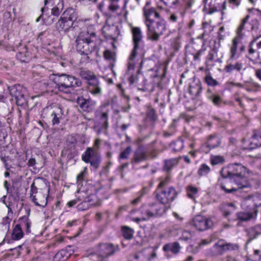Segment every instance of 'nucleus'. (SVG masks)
<instances>
[{
	"mask_svg": "<svg viewBox=\"0 0 261 261\" xmlns=\"http://www.w3.org/2000/svg\"><path fill=\"white\" fill-rule=\"evenodd\" d=\"M246 168L238 163L231 164L227 167L223 168L221 174L223 177H229L238 186V188L232 187L227 189L223 185H221V189L226 193H232L239 190L249 187V183L247 178L245 176Z\"/></svg>",
	"mask_w": 261,
	"mask_h": 261,
	"instance_id": "nucleus-1",
	"label": "nucleus"
},
{
	"mask_svg": "<svg viewBox=\"0 0 261 261\" xmlns=\"http://www.w3.org/2000/svg\"><path fill=\"white\" fill-rule=\"evenodd\" d=\"M98 37L93 32L82 31L77 36L76 40V49L81 55L86 56V59H89L88 55L95 50L98 53L97 41Z\"/></svg>",
	"mask_w": 261,
	"mask_h": 261,
	"instance_id": "nucleus-2",
	"label": "nucleus"
},
{
	"mask_svg": "<svg viewBox=\"0 0 261 261\" xmlns=\"http://www.w3.org/2000/svg\"><path fill=\"white\" fill-rule=\"evenodd\" d=\"M49 79L56 84V88L66 94L71 93V89L73 90L82 86V82L80 79L65 73L51 74L49 75Z\"/></svg>",
	"mask_w": 261,
	"mask_h": 261,
	"instance_id": "nucleus-3",
	"label": "nucleus"
},
{
	"mask_svg": "<svg viewBox=\"0 0 261 261\" xmlns=\"http://www.w3.org/2000/svg\"><path fill=\"white\" fill-rule=\"evenodd\" d=\"M77 19L76 12L73 9H68L63 12L56 23V28L60 33H66L70 28H74L77 26Z\"/></svg>",
	"mask_w": 261,
	"mask_h": 261,
	"instance_id": "nucleus-4",
	"label": "nucleus"
},
{
	"mask_svg": "<svg viewBox=\"0 0 261 261\" xmlns=\"http://www.w3.org/2000/svg\"><path fill=\"white\" fill-rule=\"evenodd\" d=\"M147 28V38L153 42H157L160 37L167 31V25L165 20L159 19L156 21L153 20L146 24Z\"/></svg>",
	"mask_w": 261,
	"mask_h": 261,
	"instance_id": "nucleus-5",
	"label": "nucleus"
},
{
	"mask_svg": "<svg viewBox=\"0 0 261 261\" xmlns=\"http://www.w3.org/2000/svg\"><path fill=\"white\" fill-rule=\"evenodd\" d=\"M109 3L108 9L110 11L106 13V15L107 17L106 23L102 28V32L105 37L107 39H110L112 40L111 44L113 48H114V38L113 37V27L114 26V21L113 17V15L111 13L114 11V0H106Z\"/></svg>",
	"mask_w": 261,
	"mask_h": 261,
	"instance_id": "nucleus-6",
	"label": "nucleus"
},
{
	"mask_svg": "<svg viewBox=\"0 0 261 261\" xmlns=\"http://www.w3.org/2000/svg\"><path fill=\"white\" fill-rule=\"evenodd\" d=\"M177 195V192L173 187L166 189L156 190V198L157 200L164 206L169 207L170 204L175 199Z\"/></svg>",
	"mask_w": 261,
	"mask_h": 261,
	"instance_id": "nucleus-7",
	"label": "nucleus"
},
{
	"mask_svg": "<svg viewBox=\"0 0 261 261\" xmlns=\"http://www.w3.org/2000/svg\"><path fill=\"white\" fill-rule=\"evenodd\" d=\"M80 75L82 79L88 81V89L90 93L94 95L100 94L99 82L95 75L90 71L85 70L81 71Z\"/></svg>",
	"mask_w": 261,
	"mask_h": 261,
	"instance_id": "nucleus-8",
	"label": "nucleus"
},
{
	"mask_svg": "<svg viewBox=\"0 0 261 261\" xmlns=\"http://www.w3.org/2000/svg\"><path fill=\"white\" fill-rule=\"evenodd\" d=\"M82 160L86 163H90L91 166L97 169L101 163V157L99 151L92 147H87L82 155Z\"/></svg>",
	"mask_w": 261,
	"mask_h": 261,
	"instance_id": "nucleus-9",
	"label": "nucleus"
},
{
	"mask_svg": "<svg viewBox=\"0 0 261 261\" xmlns=\"http://www.w3.org/2000/svg\"><path fill=\"white\" fill-rule=\"evenodd\" d=\"M63 3L61 2L58 4V5L54 7L51 10V15L47 16V14L45 12L48 11V8L46 7H43L41 8V15L37 18L36 21L38 22L41 18L43 22L46 24H51L54 21V18H52L51 16L58 17L60 15V13L63 10Z\"/></svg>",
	"mask_w": 261,
	"mask_h": 261,
	"instance_id": "nucleus-10",
	"label": "nucleus"
},
{
	"mask_svg": "<svg viewBox=\"0 0 261 261\" xmlns=\"http://www.w3.org/2000/svg\"><path fill=\"white\" fill-rule=\"evenodd\" d=\"M114 252L112 244L102 243L95 247L93 254L97 258L96 261H104L110 255H112Z\"/></svg>",
	"mask_w": 261,
	"mask_h": 261,
	"instance_id": "nucleus-11",
	"label": "nucleus"
},
{
	"mask_svg": "<svg viewBox=\"0 0 261 261\" xmlns=\"http://www.w3.org/2000/svg\"><path fill=\"white\" fill-rule=\"evenodd\" d=\"M212 220L201 215L196 216L191 221L190 225L199 231H203L213 226Z\"/></svg>",
	"mask_w": 261,
	"mask_h": 261,
	"instance_id": "nucleus-12",
	"label": "nucleus"
},
{
	"mask_svg": "<svg viewBox=\"0 0 261 261\" xmlns=\"http://www.w3.org/2000/svg\"><path fill=\"white\" fill-rule=\"evenodd\" d=\"M242 141L245 144L243 147L244 150H252L261 146V130H254L249 140L243 139Z\"/></svg>",
	"mask_w": 261,
	"mask_h": 261,
	"instance_id": "nucleus-13",
	"label": "nucleus"
},
{
	"mask_svg": "<svg viewBox=\"0 0 261 261\" xmlns=\"http://www.w3.org/2000/svg\"><path fill=\"white\" fill-rule=\"evenodd\" d=\"M145 208L144 212L147 214L149 218L161 216L167 211V206L160 203H151L144 205Z\"/></svg>",
	"mask_w": 261,
	"mask_h": 261,
	"instance_id": "nucleus-14",
	"label": "nucleus"
},
{
	"mask_svg": "<svg viewBox=\"0 0 261 261\" xmlns=\"http://www.w3.org/2000/svg\"><path fill=\"white\" fill-rule=\"evenodd\" d=\"M156 257V249L149 247L143 249L135 255V258L141 261H151Z\"/></svg>",
	"mask_w": 261,
	"mask_h": 261,
	"instance_id": "nucleus-15",
	"label": "nucleus"
},
{
	"mask_svg": "<svg viewBox=\"0 0 261 261\" xmlns=\"http://www.w3.org/2000/svg\"><path fill=\"white\" fill-rule=\"evenodd\" d=\"M10 94L15 98L16 103L18 106L22 107L27 103V99L23 93L21 91V87L13 86L9 89Z\"/></svg>",
	"mask_w": 261,
	"mask_h": 261,
	"instance_id": "nucleus-16",
	"label": "nucleus"
},
{
	"mask_svg": "<svg viewBox=\"0 0 261 261\" xmlns=\"http://www.w3.org/2000/svg\"><path fill=\"white\" fill-rule=\"evenodd\" d=\"M143 17H144V22L145 25L153 21L150 19V16L154 15L155 17L158 18L160 17L159 13L156 12L155 8L150 6L149 2H147L143 9Z\"/></svg>",
	"mask_w": 261,
	"mask_h": 261,
	"instance_id": "nucleus-17",
	"label": "nucleus"
},
{
	"mask_svg": "<svg viewBox=\"0 0 261 261\" xmlns=\"http://www.w3.org/2000/svg\"><path fill=\"white\" fill-rule=\"evenodd\" d=\"M145 208L144 205L139 210L133 211L131 212V220L137 223L148 220L149 217L147 214L144 212Z\"/></svg>",
	"mask_w": 261,
	"mask_h": 261,
	"instance_id": "nucleus-18",
	"label": "nucleus"
},
{
	"mask_svg": "<svg viewBox=\"0 0 261 261\" xmlns=\"http://www.w3.org/2000/svg\"><path fill=\"white\" fill-rule=\"evenodd\" d=\"M256 44L253 40L249 44L248 46L247 58L253 63H257L260 59L259 53L256 49Z\"/></svg>",
	"mask_w": 261,
	"mask_h": 261,
	"instance_id": "nucleus-19",
	"label": "nucleus"
},
{
	"mask_svg": "<svg viewBox=\"0 0 261 261\" xmlns=\"http://www.w3.org/2000/svg\"><path fill=\"white\" fill-rule=\"evenodd\" d=\"M253 203V205L251 206L250 210L254 212L255 216H256L257 210L256 208L261 205V194H256L250 196L244 202V204H250Z\"/></svg>",
	"mask_w": 261,
	"mask_h": 261,
	"instance_id": "nucleus-20",
	"label": "nucleus"
},
{
	"mask_svg": "<svg viewBox=\"0 0 261 261\" xmlns=\"http://www.w3.org/2000/svg\"><path fill=\"white\" fill-rule=\"evenodd\" d=\"M201 90L202 85L199 80H194L190 84L189 92L193 97H197L199 96Z\"/></svg>",
	"mask_w": 261,
	"mask_h": 261,
	"instance_id": "nucleus-21",
	"label": "nucleus"
},
{
	"mask_svg": "<svg viewBox=\"0 0 261 261\" xmlns=\"http://www.w3.org/2000/svg\"><path fill=\"white\" fill-rule=\"evenodd\" d=\"M104 59L109 62V64L105 69V72L111 71L112 74L114 75V70H113L114 62V53L109 49H106L103 53Z\"/></svg>",
	"mask_w": 261,
	"mask_h": 261,
	"instance_id": "nucleus-22",
	"label": "nucleus"
},
{
	"mask_svg": "<svg viewBox=\"0 0 261 261\" xmlns=\"http://www.w3.org/2000/svg\"><path fill=\"white\" fill-rule=\"evenodd\" d=\"M147 158L146 151L142 147H139L135 151L132 163H138L145 161Z\"/></svg>",
	"mask_w": 261,
	"mask_h": 261,
	"instance_id": "nucleus-23",
	"label": "nucleus"
},
{
	"mask_svg": "<svg viewBox=\"0 0 261 261\" xmlns=\"http://www.w3.org/2000/svg\"><path fill=\"white\" fill-rule=\"evenodd\" d=\"M241 39L236 37L233 39L230 45V60L236 59L239 57L240 53L238 50V45Z\"/></svg>",
	"mask_w": 261,
	"mask_h": 261,
	"instance_id": "nucleus-24",
	"label": "nucleus"
},
{
	"mask_svg": "<svg viewBox=\"0 0 261 261\" xmlns=\"http://www.w3.org/2000/svg\"><path fill=\"white\" fill-rule=\"evenodd\" d=\"M16 57L22 62H28L29 61L31 56L26 45H24L22 48H20L16 55Z\"/></svg>",
	"mask_w": 261,
	"mask_h": 261,
	"instance_id": "nucleus-25",
	"label": "nucleus"
},
{
	"mask_svg": "<svg viewBox=\"0 0 261 261\" xmlns=\"http://www.w3.org/2000/svg\"><path fill=\"white\" fill-rule=\"evenodd\" d=\"M218 242L223 254L227 251L237 250L238 249V246L236 244L227 243L223 239H220Z\"/></svg>",
	"mask_w": 261,
	"mask_h": 261,
	"instance_id": "nucleus-26",
	"label": "nucleus"
},
{
	"mask_svg": "<svg viewBox=\"0 0 261 261\" xmlns=\"http://www.w3.org/2000/svg\"><path fill=\"white\" fill-rule=\"evenodd\" d=\"M133 41L136 48H138L139 45L142 39V35L140 28L133 27L132 29Z\"/></svg>",
	"mask_w": 261,
	"mask_h": 261,
	"instance_id": "nucleus-27",
	"label": "nucleus"
},
{
	"mask_svg": "<svg viewBox=\"0 0 261 261\" xmlns=\"http://www.w3.org/2000/svg\"><path fill=\"white\" fill-rule=\"evenodd\" d=\"M254 212L253 210H251V211L238 212L237 214V219L240 221H249L254 217Z\"/></svg>",
	"mask_w": 261,
	"mask_h": 261,
	"instance_id": "nucleus-28",
	"label": "nucleus"
},
{
	"mask_svg": "<svg viewBox=\"0 0 261 261\" xmlns=\"http://www.w3.org/2000/svg\"><path fill=\"white\" fill-rule=\"evenodd\" d=\"M249 18L250 16L247 15L241 20V22L237 30V36L236 37L240 39H242L243 38L245 35L244 31L245 29V24L248 22Z\"/></svg>",
	"mask_w": 261,
	"mask_h": 261,
	"instance_id": "nucleus-29",
	"label": "nucleus"
},
{
	"mask_svg": "<svg viewBox=\"0 0 261 261\" xmlns=\"http://www.w3.org/2000/svg\"><path fill=\"white\" fill-rule=\"evenodd\" d=\"M220 143V139L218 136L213 135L208 137L206 142V146L210 149H212L218 147Z\"/></svg>",
	"mask_w": 261,
	"mask_h": 261,
	"instance_id": "nucleus-30",
	"label": "nucleus"
},
{
	"mask_svg": "<svg viewBox=\"0 0 261 261\" xmlns=\"http://www.w3.org/2000/svg\"><path fill=\"white\" fill-rule=\"evenodd\" d=\"M180 249L179 244L177 242H173L165 244L163 247V250L165 252H172L174 254L179 252Z\"/></svg>",
	"mask_w": 261,
	"mask_h": 261,
	"instance_id": "nucleus-31",
	"label": "nucleus"
},
{
	"mask_svg": "<svg viewBox=\"0 0 261 261\" xmlns=\"http://www.w3.org/2000/svg\"><path fill=\"white\" fill-rule=\"evenodd\" d=\"M71 254L65 249L59 251L54 256V261H65L70 256Z\"/></svg>",
	"mask_w": 261,
	"mask_h": 261,
	"instance_id": "nucleus-32",
	"label": "nucleus"
},
{
	"mask_svg": "<svg viewBox=\"0 0 261 261\" xmlns=\"http://www.w3.org/2000/svg\"><path fill=\"white\" fill-rule=\"evenodd\" d=\"M63 111L61 108H58L51 114V116L53 117L52 123L53 125L58 124L60 123V120L62 119L63 116Z\"/></svg>",
	"mask_w": 261,
	"mask_h": 261,
	"instance_id": "nucleus-33",
	"label": "nucleus"
},
{
	"mask_svg": "<svg viewBox=\"0 0 261 261\" xmlns=\"http://www.w3.org/2000/svg\"><path fill=\"white\" fill-rule=\"evenodd\" d=\"M243 68V64L242 63L240 62H237L234 64L230 63L228 64L225 67V70L226 72H231L234 70H236L238 72H240V71Z\"/></svg>",
	"mask_w": 261,
	"mask_h": 261,
	"instance_id": "nucleus-34",
	"label": "nucleus"
},
{
	"mask_svg": "<svg viewBox=\"0 0 261 261\" xmlns=\"http://www.w3.org/2000/svg\"><path fill=\"white\" fill-rule=\"evenodd\" d=\"M23 233L20 224L15 225L12 233V238L14 240H18L23 237Z\"/></svg>",
	"mask_w": 261,
	"mask_h": 261,
	"instance_id": "nucleus-35",
	"label": "nucleus"
},
{
	"mask_svg": "<svg viewBox=\"0 0 261 261\" xmlns=\"http://www.w3.org/2000/svg\"><path fill=\"white\" fill-rule=\"evenodd\" d=\"M248 235L250 240H252L256 237L259 234H261V226L256 225L251 227L248 230Z\"/></svg>",
	"mask_w": 261,
	"mask_h": 261,
	"instance_id": "nucleus-36",
	"label": "nucleus"
},
{
	"mask_svg": "<svg viewBox=\"0 0 261 261\" xmlns=\"http://www.w3.org/2000/svg\"><path fill=\"white\" fill-rule=\"evenodd\" d=\"M97 127L99 128H106L108 126V114L107 113H103L100 117V121L96 122Z\"/></svg>",
	"mask_w": 261,
	"mask_h": 261,
	"instance_id": "nucleus-37",
	"label": "nucleus"
},
{
	"mask_svg": "<svg viewBox=\"0 0 261 261\" xmlns=\"http://www.w3.org/2000/svg\"><path fill=\"white\" fill-rule=\"evenodd\" d=\"M210 254L213 256H217L223 254L218 242L215 243L210 249Z\"/></svg>",
	"mask_w": 261,
	"mask_h": 261,
	"instance_id": "nucleus-38",
	"label": "nucleus"
},
{
	"mask_svg": "<svg viewBox=\"0 0 261 261\" xmlns=\"http://www.w3.org/2000/svg\"><path fill=\"white\" fill-rule=\"evenodd\" d=\"M20 222V225L24 226L25 228V231L27 233H30L31 232V222L27 216H23L20 218L18 220Z\"/></svg>",
	"mask_w": 261,
	"mask_h": 261,
	"instance_id": "nucleus-39",
	"label": "nucleus"
},
{
	"mask_svg": "<svg viewBox=\"0 0 261 261\" xmlns=\"http://www.w3.org/2000/svg\"><path fill=\"white\" fill-rule=\"evenodd\" d=\"M217 51L215 49L211 50L207 56V60L208 62L221 63V60L217 58Z\"/></svg>",
	"mask_w": 261,
	"mask_h": 261,
	"instance_id": "nucleus-40",
	"label": "nucleus"
},
{
	"mask_svg": "<svg viewBox=\"0 0 261 261\" xmlns=\"http://www.w3.org/2000/svg\"><path fill=\"white\" fill-rule=\"evenodd\" d=\"M122 232L126 239L130 240L132 238L134 231L133 229L125 226L122 227Z\"/></svg>",
	"mask_w": 261,
	"mask_h": 261,
	"instance_id": "nucleus-41",
	"label": "nucleus"
},
{
	"mask_svg": "<svg viewBox=\"0 0 261 261\" xmlns=\"http://www.w3.org/2000/svg\"><path fill=\"white\" fill-rule=\"evenodd\" d=\"M211 171V169L208 166L205 164H202L198 170V174L200 176H205Z\"/></svg>",
	"mask_w": 261,
	"mask_h": 261,
	"instance_id": "nucleus-42",
	"label": "nucleus"
},
{
	"mask_svg": "<svg viewBox=\"0 0 261 261\" xmlns=\"http://www.w3.org/2000/svg\"><path fill=\"white\" fill-rule=\"evenodd\" d=\"M187 190L188 197L194 200L195 196L197 195L198 192L197 188L192 186H189L187 187Z\"/></svg>",
	"mask_w": 261,
	"mask_h": 261,
	"instance_id": "nucleus-43",
	"label": "nucleus"
},
{
	"mask_svg": "<svg viewBox=\"0 0 261 261\" xmlns=\"http://www.w3.org/2000/svg\"><path fill=\"white\" fill-rule=\"evenodd\" d=\"M207 98L212 101L215 106H219L222 101V98L219 95L211 93L207 95Z\"/></svg>",
	"mask_w": 261,
	"mask_h": 261,
	"instance_id": "nucleus-44",
	"label": "nucleus"
},
{
	"mask_svg": "<svg viewBox=\"0 0 261 261\" xmlns=\"http://www.w3.org/2000/svg\"><path fill=\"white\" fill-rule=\"evenodd\" d=\"M177 163V161L175 159H170L165 161L164 168L166 171L171 170Z\"/></svg>",
	"mask_w": 261,
	"mask_h": 261,
	"instance_id": "nucleus-45",
	"label": "nucleus"
},
{
	"mask_svg": "<svg viewBox=\"0 0 261 261\" xmlns=\"http://www.w3.org/2000/svg\"><path fill=\"white\" fill-rule=\"evenodd\" d=\"M205 82L208 86H215L219 84L216 80L212 77L211 74H207L205 76Z\"/></svg>",
	"mask_w": 261,
	"mask_h": 261,
	"instance_id": "nucleus-46",
	"label": "nucleus"
},
{
	"mask_svg": "<svg viewBox=\"0 0 261 261\" xmlns=\"http://www.w3.org/2000/svg\"><path fill=\"white\" fill-rule=\"evenodd\" d=\"M146 115L147 118L152 121H154L156 119L157 116L155 113V111L152 108H149L148 109Z\"/></svg>",
	"mask_w": 261,
	"mask_h": 261,
	"instance_id": "nucleus-47",
	"label": "nucleus"
},
{
	"mask_svg": "<svg viewBox=\"0 0 261 261\" xmlns=\"http://www.w3.org/2000/svg\"><path fill=\"white\" fill-rule=\"evenodd\" d=\"M224 162V159L222 156L216 155L211 158V163L214 165L223 163Z\"/></svg>",
	"mask_w": 261,
	"mask_h": 261,
	"instance_id": "nucleus-48",
	"label": "nucleus"
},
{
	"mask_svg": "<svg viewBox=\"0 0 261 261\" xmlns=\"http://www.w3.org/2000/svg\"><path fill=\"white\" fill-rule=\"evenodd\" d=\"M30 198L32 199V201L35 203V204L37 206L44 207L46 205L47 201V197H45V201H43L42 204H40L38 202L37 199L36 198L35 196L33 194H31Z\"/></svg>",
	"mask_w": 261,
	"mask_h": 261,
	"instance_id": "nucleus-49",
	"label": "nucleus"
},
{
	"mask_svg": "<svg viewBox=\"0 0 261 261\" xmlns=\"http://www.w3.org/2000/svg\"><path fill=\"white\" fill-rule=\"evenodd\" d=\"M95 198V195H91L87 196L83 201L86 202L90 206L92 205H95L96 203L95 202H94V199Z\"/></svg>",
	"mask_w": 261,
	"mask_h": 261,
	"instance_id": "nucleus-50",
	"label": "nucleus"
},
{
	"mask_svg": "<svg viewBox=\"0 0 261 261\" xmlns=\"http://www.w3.org/2000/svg\"><path fill=\"white\" fill-rule=\"evenodd\" d=\"M106 216L107 218L109 217V213L108 211H106L103 214L98 212L96 214L95 219L97 222H99L101 220L103 217Z\"/></svg>",
	"mask_w": 261,
	"mask_h": 261,
	"instance_id": "nucleus-51",
	"label": "nucleus"
},
{
	"mask_svg": "<svg viewBox=\"0 0 261 261\" xmlns=\"http://www.w3.org/2000/svg\"><path fill=\"white\" fill-rule=\"evenodd\" d=\"M132 152V148L130 146L127 147L120 155V159H125L128 158V155Z\"/></svg>",
	"mask_w": 261,
	"mask_h": 261,
	"instance_id": "nucleus-52",
	"label": "nucleus"
},
{
	"mask_svg": "<svg viewBox=\"0 0 261 261\" xmlns=\"http://www.w3.org/2000/svg\"><path fill=\"white\" fill-rule=\"evenodd\" d=\"M90 206L88 204L83 201L81 203L79 204L77 206V208L80 211H83L87 210L89 208Z\"/></svg>",
	"mask_w": 261,
	"mask_h": 261,
	"instance_id": "nucleus-53",
	"label": "nucleus"
},
{
	"mask_svg": "<svg viewBox=\"0 0 261 261\" xmlns=\"http://www.w3.org/2000/svg\"><path fill=\"white\" fill-rule=\"evenodd\" d=\"M184 147V143L181 141H177L174 143V147L173 149L175 151H179L181 150Z\"/></svg>",
	"mask_w": 261,
	"mask_h": 261,
	"instance_id": "nucleus-54",
	"label": "nucleus"
},
{
	"mask_svg": "<svg viewBox=\"0 0 261 261\" xmlns=\"http://www.w3.org/2000/svg\"><path fill=\"white\" fill-rule=\"evenodd\" d=\"M170 178L169 176H167L164 180H162L159 185H158L157 190H160L163 189V188L165 187L169 182Z\"/></svg>",
	"mask_w": 261,
	"mask_h": 261,
	"instance_id": "nucleus-55",
	"label": "nucleus"
},
{
	"mask_svg": "<svg viewBox=\"0 0 261 261\" xmlns=\"http://www.w3.org/2000/svg\"><path fill=\"white\" fill-rule=\"evenodd\" d=\"M252 40L255 43L257 49H261V35L254 37Z\"/></svg>",
	"mask_w": 261,
	"mask_h": 261,
	"instance_id": "nucleus-56",
	"label": "nucleus"
},
{
	"mask_svg": "<svg viewBox=\"0 0 261 261\" xmlns=\"http://www.w3.org/2000/svg\"><path fill=\"white\" fill-rule=\"evenodd\" d=\"M191 237V233L188 231H184L180 240L184 241H188Z\"/></svg>",
	"mask_w": 261,
	"mask_h": 261,
	"instance_id": "nucleus-57",
	"label": "nucleus"
},
{
	"mask_svg": "<svg viewBox=\"0 0 261 261\" xmlns=\"http://www.w3.org/2000/svg\"><path fill=\"white\" fill-rule=\"evenodd\" d=\"M138 48H135V46H134V49L129 56V57L128 58V61L129 62H134V60L136 58L137 55V49Z\"/></svg>",
	"mask_w": 261,
	"mask_h": 261,
	"instance_id": "nucleus-58",
	"label": "nucleus"
},
{
	"mask_svg": "<svg viewBox=\"0 0 261 261\" xmlns=\"http://www.w3.org/2000/svg\"><path fill=\"white\" fill-rule=\"evenodd\" d=\"M117 87V88H118V90L120 91V92L121 94L124 97H125L127 100H128V97L124 94V89L122 87V85L121 84H118Z\"/></svg>",
	"mask_w": 261,
	"mask_h": 261,
	"instance_id": "nucleus-59",
	"label": "nucleus"
},
{
	"mask_svg": "<svg viewBox=\"0 0 261 261\" xmlns=\"http://www.w3.org/2000/svg\"><path fill=\"white\" fill-rule=\"evenodd\" d=\"M11 195L14 197V200L15 201H18L19 199L20 194L18 191L14 192H11Z\"/></svg>",
	"mask_w": 261,
	"mask_h": 261,
	"instance_id": "nucleus-60",
	"label": "nucleus"
},
{
	"mask_svg": "<svg viewBox=\"0 0 261 261\" xmlns=\"http://www.w3.org/2000/svg\"><path fill=\"white\" fill-rule=\"evenodd\" d=\"M203 52V50L201 49V50H198L195 55H193L194 60V61L200 60V57Z\"/></svg>",
	"mask_w": 261,
	"mask_h": 261,
	"instance_id": "nucleus-61",
	"label": "nucleus"
},
{
	"mask_svg": "<svg viewBox=\"0 0 261 261\" xmlns=\"http://www.w3.org/2000/svg\"><path fill=\"white\" fill-rule=\"evenodd\" d=\"M36 164V160L34 158H30L28 160V163H27V165L29 167H34V166Z\"/></svg>",
	"mask_w": 261,
	"mask_h": 261,
	"instance_id": "nucleus-62",
	"label": "nucleus"
},
{
	"mask_svg": "<svg viewBox=\"0 0 261 261\" xmlns=\"http://www.w3.org/2000/svg\"><path fill=\"white\" fill-rule=\"evenodd\" d=\"M255 76L261 81V68L256 69L255 70Z\"/></svg>",
	"mask_w": 261,
	"mask_h": 261,
	"instance_id": "nucleus-63",
	"label": "nucleus"
},
{
	"mask_svg": "<svg viewBox=\"0 0 261 261\" xmlns=\"http://www.w3.org/2000/svg\"><path fill=\"white\" fill-rule=\"evenodd\" d=\"M11 219L8 216L5 217L3 219L2 224L4 225L9 224Z\"/></svg>",
	"mask_w": 261,
	"mask_h": 261,
	"instance_id": "nucleus-64",
	"label": "nucleus"
}]
</instances>
